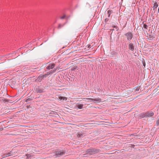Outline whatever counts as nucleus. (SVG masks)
<instances>
[{"label":"nucleus","instance_id":"obj_1","mask_svg":"<svg viewBox=\"0 0 159 159\" xmlns=\"http://www.w3.org/2000/svg\"><path fill=\"white\" fill-rule=\"evenodd\" d=\"M56 71V70H54L53 71H51L50 72H48L47 74L43 75L41 76H39L37 79H36V80L40 82L44 77H46L47 76H48V75L50 74H52L53 73L55 72Z\"/></svg>","mask_w":159,"mask_h":159},{"label":"nucleus","instance_id":"obj_2","mask_svg":"<svg viewBox=\"0 0 159 159\" xmlns=\"http://www.w3.org/2000/svg\"><path fill=\"white\" fill-rule=\"evenodd\" d=\"M99 150L96 149H90L87 150L86 152L87 154L89 155L95 154L99 152Z\"/></svg>","mask_w":159,"mask_h":159},{"label":"nucleus","instance_id":"obj_3","mask_svg":"<svg viewBox=\"0 0 159 159\" xmlns=\"http://www.w3.org/2000/svg\"><path fill=\"white\" fill-rule=\"evenodd\" d=\"M65 152L63 150L56 151L55 152V155L56 157H61L65 154Z\"/></svg>","mask_w":159,"mask_h":159},{"label":"nucleus","instance_id":"obj_4","mask_svg":"<svg viewBox=\"0 0 159 159\" xmlns=\"http://www.w3.org/2000/svg\"><path fill=\"white\" fill-rule=\"evenodd\" d=\"M86 99L88 101H95V102H94L95 103H96V102H100L101 101V99L99 98H86Z\"/></svg>","mask_w":159,"mask_h":159},{"label":"nucleus","instance_id":"obj_5","mask_svg":"<svg viewBox=\"0 0 159 159\" xmlns=\"http://www.w3.org/2000/svg\"><path fill=\"white\" fill-rule=\"evenodd\" d=\"M125 35L128 40H130L132 38L133 35L131 32H128L125 34Z\"/></svg>","mask_w":159,"mask_h":159},{"label":"nucleus","instance_id":"obj_6","mask_svg":"<svg viewBox=\"0 0 159 159\" xmlns=\"http://www.w3.org/2000/svg\"><path fill=\"white\" fill-rule=\"evenodd\" d=\"M84 134L82 132H79L77 134V136L78 138H82L83 136H84Z\"/></svg>","mask_w":159,"mask_h":159},{"label":"nucleus","instance_id":"obj_7","mask_svg":"<svg viewBox=\"0 0 159 159\" xmlns=\"http://www.w3.org/2000/svg\"><path fill=\"white\" fill-rule=\"evenodd\" d=\"M129 49L133 51L134 50V44L132 43H130L129 44Z\"/></svg>","mask_w":159,"mask_h":159},{"label":"nucleus","instance_id":"obj_8","mask_svg":"<svg viewBox=\"0 0 159 159\" xmlns=\"http://www.w3.org/2000/svg\"><path fill=\"white\" fill-rule=\"evenodd\" d=\"M55 64L54 63L49 65L48 66H47V69L48 70L52 69L55 66Z\"/></svg>","mask_w":159,"mask_h":159},{"label":"nucleus","instance_id":"obj_9","mask_svg":"<svg viewBox=\"0 0 159 159\" xmlns=\"http://www.w3.org/2000/svg\"><path fill=\"white\" fill-rule=\"evenodd\" d=\"M27 157L26 159H31V157H32L33 155L32 154H27L26 155Z\"/></svg>","mask_w":159,"mask_h":159},{"label":"nucleus","instance_id":"obj_10","mask_svg":"<svg viewBox=\"0 0 159 159\" xmlns=\"http://www.w3.org/2000/svg\"><path fill=\"white\" fill-rule=\"evenodd\" d=\"M37 93H41L43 92V89L40 88H38L36 90Z\"/></svg>","mask_w":159,"mask_h":159},{"label":"nucleus","instance_id":"obj_11","mask_svg":"<svg viewBox=\"0 0 159 159\" xmlns=\"http://www.w3.org/2000/svg\"><path fill=\"white\" fill-rule=\"evenodd\" d=\"M147 114L148 116H152L154 115L152 111L148 112L147 113Z\"/></svg>","mask_w":159,"mask_h":159},{"label":"nucleus","instance_id":"obj_12","mask_svg":"<svg viewBox=\"0 0 159 159\" xmlns=\"http://www.w3.org/2000/svg\"><path fill=\"white\" fill-rule=\"evenodd\" d=\"M59 99L60 100H67L66 98L65 97H61V96L59 97Z\"/></svg>","mask_w":159,"mask_h":159},{"label":"nucleus","instance_id":"obj_13","mask_svg":"<svg viewBox=\"0 0 159 159\" xmlns=\"http://www.w3.org/2000/svg\"><path fill=\"white\" fill-rule=\"evenodd\" d=\"M76 106L79 109H82L83 106V105L82 104H79L76 105Z\"/></svg>","mask_w":159,"mask_h":159},{"label":"nucleus","instance_id":"obj_14","mask_svg":"<svg viewBox=\"0 0 159 159\" xmlns=\"http://www.w3.org/2000/svg\"><path fill=\"white\" fill-rule=\"evenodd\" d=\"M11 155V152H9L8 153L4 154V157H7L10 156Z\"/></svg>","mask_w":159,"mask_h":159},{"label":"nucleus","instance_id":"obj_15","mask_svg":"<svg viewBox=\"0 0 159 159\" xmlns=\"http://www.w3.org/2000/svg\"><path fill=\"white\" fill-rule=\"evenodd\" d=\"M107 12L108 14V17H109L111 13V10H109Z\"/></svg>","mask_w":159,"mask_h":159},{"label":"nucleus","instance_id":"obj_16","mask_svg":"<svg viewBox=\"0 0 159 159\" xmlns=\"http://www.w3.org/2000/svg\"><path fill=\"white\" fill-rule=\"evenodd\" d=\"M112 27L113 28H114L115 29H116V31H118L119 30V28L116 26L113 25L112 26Z\"/></svg>","mask_w":159,"mask_h":159},{"label":"nucleus","instance_id":"obj_17","mask_svg":"<svg viewBox=\"0 0 159 159\" xmlns=\"http://www.w3.org/2000/svg\"><path fill=\"white\" fill-rule=\"evenodd\" d=\"M158 6V4L157 3H155L154 4V7L155 8H156Z\"/></svg>","mask_w":159,"mask_h":159},{"label":"nucleus","instance_id":"obj_18","mask_svg":"<svg viewBox=\"0 0 159 159\" xmlns=\"http://www.w3.org/2000/svg\"><path fill=\"white\" fill-rule=\"evenodd\" d=\"M32 100V99L30 98H27L26 100V102H28L30 101H31V100Z\"/></svg>","mask_w":159,"mask_h":159},{"label":"nucleus","instance_id":"obj_19","mask_svg":"<svg viewBox=\"0 0 159 159\" xmlns=\"http://www.w3.org/2000/svg\"><path fill=\"white\" fill-rule=\"evenodd\" d=\"M143 27L144 28H145L146 29H147V28H148V26L144 24L143 25Z\"/></svg>","mask_w":159,"mask_h":159},{"label":"nucleus","instance_id":"obj_20","mask_svg":"<svg viewBox=\"0 0 159 159\" xmlns=\"http://www.w3.org/2000/svg\"><path fill=\"white\" fill-rule=\"evenodd\" d=\"M156 123L157 125L159 126V120L157 121Z\"/></svg>","mask_w":159,"mask_h":159},{"label":"nucleus","instance_id":"obj_21","mask_svg":"<svg viewBox=\"0 0 159 159\" xmlns=\"http://www.w3.org/2000/svg\"><path fill=\"white\" fill-rule=\"evenodd\" d=\"M143 65L144 66H145V61L143 62Z\"/></svg>","mask_w":159,"mask_h":159},{"label":"nucleus","instance_id":"obj_22","mask_svg":"<svg viewBox=\"0 0 159 159\" xmlns=\"http://www.w3.org/2000/svg\"><path fill=\"white\" fill-rule=\"evenodd\" d=\"M61 27H62V26H61V25H59L58 26V28H61Z\"/></svg>","mask_w":159,"mask_h":159},{"label":"nucleus","instance_id":"obj_23","mask_svg":"<svg viewBox=\"0 0 159 159\" xmlns=\"http://www.w3.org/2000/svg\"><path fill=\"white\" fill-rule=\"evenodd\" d=\"M65 16H62V17H61V19H64V18H65Z\"/></svg>","mask_w":159,"mask_h":159},{"label":"nucleus","instance_id":"obj_24","mask_svg":"<svg viewBox=\"0 0 159 159\" xmlns=\"http://www.w3.org/2000/svg\"><path fill=\"white\" fill-rule=\"evenodd\" d=\"M30 106H27V107L29 108Z\"/></svg>","mask_w":159,"mask_h":159},{"label":"nucleus","instance_id":"obj_25","mask_svg":"<svg viewBox=\"0 0 159 159\" xmlns=\"http://www.w3.org/2000/svg\"><path fill=\"white\" fill-rule=\"evenodd\" d=\"M112 30H114V29H112Z\"/></svg>","mask_w":159,"mask_h":159},{"label":"nucleus","instance_id":"obj_26","mask_svg":"<svg viewBox=\"0 0 159 159\" xmlns=\"http://www.w3.org/2000/svg\"><path fill=\"white\" fill-rule=\"evenodd\" d=\"M106 20L107 21V20H106V19H105V21H106Z\"/></svg>","mask_w":159,"mask_h":159},{"label":"nucleus","instance_id":"obj_27","mask_svg":"<svg viewBox=\"0 0 159 159\" xmlns=\"http://www.w3.org/2000/svg\"><path fill=\"white\" fill-rule=\"evenodd\" d=\"M106 20L107 21V20H106V19H105V21H106Z\"/></svg>","mask_w":159,"mask_h":159}]
</instances>
